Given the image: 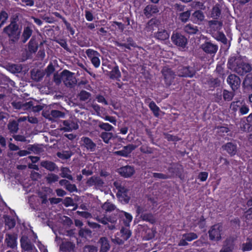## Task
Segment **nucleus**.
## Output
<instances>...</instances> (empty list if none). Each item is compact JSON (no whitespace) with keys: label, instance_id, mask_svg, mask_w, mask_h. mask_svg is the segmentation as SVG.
I'll list each match as a JSON object with an SVG mask.
<instances>
[{"label":"nucleus","instance_id":"nucleus-1","mask_svg":"<svg viewBox=\"0 0 252 252\" xmlns=\"http://www.w3.org/2000/svg\"><path fill=\"white\" fill-rule=\"evenodd\" d=\"M3 32L7 34L12 42H16L19 39L21 30L14 21H12L8 26L5 27Z\"/></svg>","mask_w":252,"mask_h":252},{"label":"nucleus","instance_id":"nucleus-2","mask_svg":"<svg viewBox=\"0 0 252 252\" xmlns=\"http://www.w3.org/2000/svg\"><path fill=\"white\" fill-rule=\"evenodd\" d=\"M62 77L65 86L72 88L77 83V80L74 73L67 70H64L62 73Z\"/></svg>","mask_w":252,"mask_h":252},{"label":"nucleus","instance_id":"nucleus-3","mask_svg":"<svg viewBox=\"0 0 252 252\" xmlns=\"http://www.w3.org/2000/svg\"><path fill=\"white\" fill-rule=\"evenodd\" d=\"M223 227L220 224H216L210 228L208 231L209 238L212 241H220L221 239V232Z\"/></svg>","mask_w":252,"mask_h":252},{"label":"nucleus","instance_id":"nucleus-4","mask_svg":"<svg viewBox=\"0 0 252 252\" xmlns=\"http://www.w3.org/2000/svg\"><path fill=\"white\" fill-rule=\"evenodd\" d=\"M173 43L177 46L184 48L187 43V39L180 33H174L171 36Z\"/></svg>","mask_w":252,"mask_h":252},{"label":"nucleus","instance_id":"nucleus-5","mask_svg":"<svg viewBox=\"0 0 252 252\" xmlns=\"http://www.w3.org/2000/svg\"><path fill=\"white\" fill-rule=\"evenodd\" d=\"M222 6L217 3L214 5L209 12V16L212 19H221L222 17Z\"/></svg>","mask_w":252,"mask_h":252},{"label":"nucleus","instance_id":"nucleus-6","mask_svg":"<svg viewBox=\"0 0 252 252\" xmlns=\"http://www.w3.org/2000/svg\"><path fill=\"white\" fill-rule=\"evenodd\" d=\"M227 82L231 88L232 91L235 92L240 87L241 81L239 76L234 74H231L227 78Z\"/></svg>","mask_w":252,"mask_h":252},{"label":"nucleus","instance_id":"nucleus-7","mask_svg":"<svg viewBox=\"0 0 252 252\" xmlns=\"http://www.w3.org/2000/svg\"><path fill=\"white\" fill-rule=\"evenodd\" d=\"M235 240L236 238L233 236L227 237L223 242L222 248L220 252H232L234 249Z\"/></svg>","mask_w":252,"mask_h":252},{"label":"nucleus","instance_id":"nucleus-8","mask_svg":"<svg viewBox=\"0 0 252 252\" xmlns=\"http://www.w3.org/2000/svg\"><path fill=\"white\" fill-rule=\"evenodd\" d=\"M201 48L207 54H215L218 51V47L210 41H206L201 45Z\"/></svg>","mask_w":252,"mask_h":252},{"label":"nucleus","instance_id":"nucleus-9","mask_svg":"<svg viewBox=\"0 0 252 252\" xmlns=\"http://www.w3.org/2000/svg\"><path fill=\"white\" fill-rule=\"evenodd\" d=\"M162 73L166 84L168 86L170 85L175 78L174 72L170 68L164 67L162 70Z\"/></svg>","mask_w":252,"mask_h":252},{"label":"nucleus","instance_id":"nucleus-10","mask_svg":"<svg viewBox=\"0 0 252 252\" xmlns=\"http://www.w3.org/2000/svg\"><path fill=\"white\" fill-rule=\"evenodd\" d=\"M242 61L243 60L240 56L231 57L228 61V67L235 72Z\"/></svg>","mask_w":252,"mask_h":252},{"label":"nucleus","instance_id":"nucleus-11","mask_svg":"<svg viewBox=\"0 0 252 252\" xmlns=\"http://www.w3.org/2000/svg\"><path fill=\"white\" fill-rule=\"evenodd\" d=\"M179 76L185 77H192L196 73V70L193 67H183L178 70Z\"/></svg>","mask_w":252,"mask_h":252},{"label":"nucleus","instance_id":"nucleus-12","mask_svg":"<svg viewBox=\"0 0 252 252\" xmlns=\"http://www.w3.org/2000/svg\"><path fill=\"white\" fill-rule=\"evenodd\" d=\"M21 246L22 249L30 252L34 248V245L31 242L30 239L26 235H23L20 239Z\"/></svg>","mask_w":252,"mask_h":252},{"label":"nucleus","instance_id":"nucleus-13","mask_svg":"<svg viewBox=\"0 0 252 252\" xmlns=\"http://www.w3.org/2000/svg\"><path fill=\"white\" fill-rule=\"evenodd\" d=\"M118 172L122 176L127 178L131 177L134 174L135 170L133 167L126 165L118 169Z\"/></svg>","mask_w":252,"mask_h":252},{"label":"nucleus","instance_id":"nucleus-14","mask_svg":"<svg viewBox=\"0 0 252 252\" xmlns=\"http://www.w3.org/2000/svg\"><path fill=\"white\" fill-rule=\"evenodd\" d=\"M30 74L32 79L38 82L42 80L45 75V72L43 70L34 68L31 70Z\"/></svg>","mask_w":252,"mask_h":252},{"label":"nucleus","instance_id":"nucleus-15","mask_svg":"<svg viewBox=\"0 0 252 252\" xmlns=\"http://www.w3.org/2000/svg\"><path fill=\"white\" fill-rule=\"evenodd\" d=\"M86 184L88 186H94L95 188H97L103 187L104 182L100 177L94 176L88 180Z\"/></svg>","mask_w":252,"mask_h":252},{"label":"nucleus","instance_id":"nucleus-16","mask_svg":"<svg viewBox=\"0 0 252 252\" xmlns=\"http://www.w3.org/2000/svg\"><path fill=\"white\" fill-rule=\"evenodd\" d=\"M17 235L14 234H6L5 242L7 247L14 249L17 247Z\"/></svg>","mask_w":252,"mask_h":252},{"label":"nucleus","instance_id":"nucleus-17","mask_svg":"<svg viewBox=\"0 0 252 252\" xmlns=\"http://www.w3.org/2000/svg\"><path fill=\"white\" fill-rule=\"evenodd\" d=\"M83 142V145L90 152H93L95 150L96 144L94 143L90 138L87 137H83L81 138Z\"/></svg>","mask_w":252,"mask_h":252},{"label":"nucleus","instance_id":"nucleus-18","mask_svg":"<svg viewBox=\"0 0 252 252\" xmlns=\"http://www.w3.org/2000/svg\"><path fill=\"white\" fill-rule=\"evenodd\" d=\"M158 12L159 10L157 6L153 4L147 5L143 10L144 15L148 18Z\"/></svg>","mask_w":252,"mask_h":252},{"label":"nucleus","instance_id":"nucleus-19","mask_svg":"<svg viewBox=\"0 0 252 252\" xmlns=\"http://www.w3.org/2000/svg\"><path fill=\"white\" fill-rule=\"evenodd\" d=\"M251 70L252 67L251 65L248 63H244L243 61H242L239 67L236 68L235 72L239 75H243L245 73L249 72Z\"/></svg>","mask_w":252,"mask_h":252},{"label":"nucleus","instance_id":"nucleus-20","mask_svg":"<svg viewBox=\"0 0 252 252\" xmlns=\"http://www.w3.org/2000/svg\"><path fill=\"white\" fill-rule=\"evenodd\" d=\"M75 247V245L73 242L70 241L62 242L60 245V250L63 252H70L73 251Z\"/></svg>","mask_w":252,"mask_h":252},{"label":"nucleus","instance_id":"nucleus-21","mask_svg":"<svg viewBox=\"0 0 252 252\" xmlns=\"http://www.w3.org/2000/svg\"><path fill=\"white\" fill-rule=\"evenodd\" d=\"M160 26H161L160 20L154 18L151 19L148 22L146 26V29L148 31H150L158 28Z\"/></svg>","mask_w":252,"mask_h":252},{"label":"nucleus","instance_id":"nucleus-22","mask_svg":"<svg viewBox=\"0 0 252 252\" xmlns=\"http://www.w3.org/2000/svg\"><path fill=\"white\" fill-rule=\"evenodd\" d=\"M40 165L51 172L58 170L57 165L51 161L43 160L40 162Z\"/></svg>","mask_w":252,"mask_h":252},{"label":"nucleus","instance_id":"nucleus-23","mask_svg":"<svg viewBox=\"0 0 252 252\" xmlns=\"http://www.w3.org/2000/svg\"><path fill=\"white\" fill-rule=\"evenodd\" d=\"M98 243L100 244V252H107L110 248L109 241L107 238L103 237L99 239Z\"/></svg>","mask_w":252,"mask_h":252},{"label":"nucleus","instance_id":"nucleus-24","mask_svg":"<svg viewBox=\"0 0 252 252\" xmlns=\"http://www.w3.org/2000/svg\"><path fill=\"white\" fill-rule=\"evenodd\" d=\"M222 148L227 151V152L231 156L235 155L237 152V147L235 144L231 142L226 143L223 145Z\"/></svg>","mask_w":252,"mask_h":252},{"label":"nucleus","instance_id":"nucleus-25","mask_svg":"<svg viewBox=\"0 0 252 252\" xmlns=\"http://www.w3.org/2000/svg\"><path fill=\"white\" fill-rule=\"evenodd\" d=\"M208 25L210 28L220 30L223 25V23L221 19H212L208 22Z\"/></svg>","mask_w":252,"mask_h":252},{"label":"nucleus","instance_id":"nucleus-26","mask_svg":"<svg viewBox=\"0 0 252 252\" xmlns=\"http://www.w3.org/2000/svg\"><path fill=\"white\" fill-rule=\"evenodd\" d=\"M7 69L12 73H19L22 71L23 66L21 64H8Z\"/></svg>","mask_w":252,"mask_h":252},{"label":"nucleus","instance_id":"nucleus-27","mask_svg":"<svg viewBox=\"0 0 252 252\" xmlns=\"http://www.w3.org/2000/svg\"><path fill=\"white\" fill-rule=\"evenodd\" d=\"M38 49V43L35 37H32L28 44L29 52L32 54L35 53Z\"/></svg>","mask_w":252,"mask_h":252},{"label":"nucleus","instance_id":"nucleus-28","mask_svg":"<svg viewBox=\"0 0 252 252\" xmlns=\"http://www.w3.org/2000/svg\"><path fill=\"white\" fill-rule=\"evenodd\" d=\"M119 216L120 218H123V216H125V219L123 220L124 223L126 226H128L129 223L132 220V216L130 214L123 211L119 212Z\"/></svg>","mask_w":252,"mask_h":252},{"label":"nucleus","instance_id":"nucleus-29","mask_svg":"<svg viewBox=\"0 0 252 252\" xmlns=\"http://www.w3.org/2000/svg\"><path fill=\"white\" fill-rule=\"evenodd\" d=\"M64 116V113L59 110H53L51 111L47 118L49 120L53 121L54 119L63 118Z\"/></svg>","mask_w":252,"mask_h":252},{"label":"nucleus","instance_id":"nucleus-30","mask_svg":"<svg viewBox=\"0 0 252 252\" xmlns=\"http://www.w3.org/2000/svg\"><path fill=\"white\" fill-rule=\"evenodd\" d=\"M32 30L29 27H25L22 35V42L23 43H26L32 35Z\"/></svg>","mask_w":252,"mask_h":252},{"label":"nucleus","instance_id":"nucleus-31","mask_svg":"<svg viewBox=\"0 0 252 252\" xmlns=\"http://www.w3.org/2000/svg\"><path fill=\"white\" fill-rule=\"evenodd\" d=\"M243 86L245 89L248 90L252 89V74L250 73L246 75L243 81Z\"/></svg>","mask_w":252,"mask_h":252},{"label":"nucleus","instance_id":"nucleus-32","mask_svg":"<svg viewBox=\"0 0 252 252\" xmlns=\"http://www.w3.org/2000/svg\"><path fill=\"white\" fill-rule=\"evenodd\" d=\"M7 128L11 133H16L19 129V124L15 120L10 121L7 125Z\"/></svg>","mask_w":252,"mask_h":252},{"label":"nucleus","instance_id":"nucleus-33","mask_svg":"<svg viewBox=\"0 0 252 252\" xmlns=\"http://www.w3.org/2000/svg\"><path fill=\"white\" fill-rule=\"evenodd\" d=\"M140 218L142 220L148 221L152 224L156 222V219L152 213L142 214Z\"/></svg>","mask_w":252,"mask_h":252},{"label":"nucleus","instance_id":"nucleus-34","mask_svg":"<svg viewBox=\"0 0 252 252\" xmlns=\"http://www.w3.org/2000/svg\"><path fill=\"white\" fill-rule=\"evenodd\" d=\"M191 15V11L187 10L185 12L180 13L178 14L179 19L182 23H185L187 22Z\"/></svg>","mask_w":252,"mask_h":252},{"label":"nucleus","instance_id":"nucleus-35","mask_svg":"<svg viewBox=\"0 0 252 252\" xmlns=\"http://www.w3.org/2000/svg\"><path fill=\"white\" fill-rule=\"evenodd\" d=\"M4 223L8 226L9 229H11L15 227L16 221L14 219H13L8 216H4Z\"/></svg>","mask_w":252,"mask_h":252},{"label":"nucleus","instance_id":"nucleus-36","mask_svg":"<svg viewBox=\"0 0 252 252\" xmlns=\"http://www.w3.org/2000/svg\"><path fill=\"white\" fill-rule=\"evenodd\" d=\"M184 31L189 34H196L198 31L197 27L189 24L184 28Z\"/></svg>","mask_w":252,"mask_h":252},{"label":"nucleus","instance_id":"nucleus-37","mask_svg":"<svg viewBox=\"0 0 252 252\" xmlns=\"http://www.w3.org/2000/svg\"><path fill=\"white\" fill-rule=\"evenodd\" d=\"M109 77L111 79L118 80L121 77V72L118 66H114L109 72Z\"/></svg>","mask_w":252,"mask_h":252},{"label":"nucleus","instance_id":"nucleus-38","mask_svg":"<svg viewBox=\"0 0 252 252\" xmlns=\"http://www.w3.org/2000/svg\"><path fill=\"white\" fill-rule=\"evenodd\" d=\"M61 173L60 174V176L62 178H67L71 181L73 180V178L72 175L68 174V173H71V171L69 168L63 167L61 168Z\"/></svg>","mask_w":252,"mask_h":252},{"label":"nucleus","instance_id":"nucleus-39","mask_svg":"<svg viewBox=\"0 0 252 252\" xmlns=\"http://www.w3.org/2000/svg\"><path fill=\"white\" fill-rule=\"evenodd\" d=\"M235 95V93L233 91L229 92L226 90H224L222 93L223 98L225 101H230L232 100Z\"/></svg>","mask_w":252,"mask_h":252},{"label":"nucleus","instance_id":"nucleus-40","mask_svg":"<svg viewBox=\"0 0 252 252\" xmlns=\"http://www.w3.org/2000/svg\"><path fill=\"white\" fill-rule=\"evenodd\" d=\"M155 36L157 39L161 40H164L169 37V34L165 30L158 32Z\"/></svg>","mask_w":252,"mask_h":252},{"label":"nucleus","instance_id":"nucleus-41","mask_svg":"<svg viewBox=\"0 0 252 252\" xmlns=\"http://www.w3.org/2000/svg\"><path fill=\"white\" fill-rule=\"evenodd\" d=\"M73 153L71 151H64L62 152H58L57 156L63 159H67L72 155Z\"/></svg>","mask_w":252,"mask_h":252},{"label":"nucleus","instance_id":"nucleus-42","mask_svg":"<svg viewBox=\"0 0 252 252\" xmlns=\"http://www.w3.org/2000/svg\"><path fill=\"white\" fill-rule=\"evenodd\" d=\"M48 184H52L58 181L59 176L54 173H49L45 178Z\"/></svg>","mask_w":252,"mask_h":252},{"label":"nucleus","instance_id":"nucleus-43","mask_svg":"<svg viewBox=\"0 0 252 252\" xmlns=\"http://www.w3.org/2000/svg\"><path fill=\"white\" fill-rule=\"evenodd\" d=\"M207 84L211 88H216L220 86V81L218 78H211L207 81Z\"/></svg>","mask_w":252,"mask_h":252},{"label":"nucleus","instance_id":"nucleus-44","mask_svg":"<svg viewBox=\"0 0 252 252\" xmlns=\"http://www.w3.org/2000/svg\"><path fill=\"white\" fill-rule=\"evenodd\" d=\"M100 137L105 143H108L109 140L113 137V134L111 132H102L100 134Z\"/></svg>","mask_w":252,"mask_h":252},{"label":"nucleus","instance_id":"nucleus-45","mask_svg":"<svg viewBox=\"0 0 252 252\" xmlns=\"http://www.w3.org/2000/svg\"><path fill=\"white\" fill-rule=\"evenodd\" d=\"M91 96V94L86 91L82 90L78 94V97L81 101H86Z\"/></svg>","mask_w":252,"mask_h":252},{"label":"nucleus","instance_id":"nucleus-46","mask_svg":"<svg viewBox=\"0 0 252 252\" xmlns=\"http://www.w3.org/2000/svg\"><path fill=\"white\" fill-rule=\"evenodd\" d=\"M182 168L181 165H173L171 167L168 168L169 172L176 174V175H179L181 172Z\"/></svg>","mask_w":252,"mask_h":252},{"label":"nucleus","instance_id":"nucleus-47","mask_svg":"<svg viewBox=\"0 0 252 252\" xmlns=\"http://www.w3.org/2000/svg\"><path fill=\"white\" fill-rule=\"evenodd\" d=\"M120 232L122 234L121 237L124 240H127L131 236V232L128 228L123 227Z\"/></svg>","mask_w":252,"mask_h":252},{"label":"nucleus","instance_id":"nucleus-48","mask_svg":"<svg viewBox=\"0 0 252 252\" xmlns=\"http://www.w3.org/2000/svg\"><path fill=\"white\" fill-rule=\"evenodd\" d=\"M149 107L150 109L153 111L154 115L156 117H158L159 116V107L156 104L154 101H152L149 104Z\"/></svg>","mask_w":252,"mask_h":252},{"label":"nucleus","instance_id":"nucleus-49","mask_svg":"<svg viewBox=\"0 0 252 252\" xmlns=\"http://www.w3.org/2000/svg\"><path fill=\"white\" fill-rule=\"evenodd\" d=\"M192 16L197 19V21L202 22L204 20L205 16L203 12L201 10L195 11L192 15Z\"/></svg>","mask_w":252,"mask_h":252},{"label":"nucleus","instance_id":"nucleus-50","mask_svg":"<svg viewBox=\"0 0 252 252\" xmlns=\"http://www.w3.org/2000/svg\"><path fill=\"white\" fill-rule=\"evenodd\" d=\"M92 231L88 228H81L78 233L79 235L81 237L86 238L87 236H91Z\"/></svg>","mask_w":252,"mask_h":252},{"label":"nucleus","instance_id":"nucleus-51","mask_svg":"<svg viewBox=\"0 0 252 252\" xmlns=\"http://www.w3.org/2000/svg\"><path fill=\"white\" fill-rule=\"evenodd\" d=\"M215 38L219 41L222 42L224 44H226L227 42V39L224 35V33L221 32H218Z\"/></svg>","mask_w":252,"mask_h":252},{"label":"nucleus","instance_id":"nucleus-52","mask_svg":"<svg viewBox=\"0 0 252 252\" xmlns=\"http://www.w3.org/2000/svg\"><path fill=\"white\" fill-rule=\"evenodd\" d=\"M242 104L243 102L240 101H233L231 102L230 108H231L233 111L236 112L238 110H240Z\"/></svg>","mask_w":252,"mask_h":252},{"label":"nucleus","instance_id":"nucleus-53","mask_svg":"<svg viewBox=\"0 0 252 252\" xmlns=\"http://www.w3.org/2000/svg\"><path fill=\"white\" fill-rule=\"evenodd\" d=\"M197 235L196 233L193 232L184 234L183 235V238H185L188 241H191L193 240L196 239L197 238Z\"/></svg>","mask_w":252,"mask_h":252},{"label":"nucleus","instance_id":"nucleus-54","mask_svg":"<svg viewBox=\"0 0 252 252\" xmlns=\"http://www.w3.org/2000/svg\"><path fill=\"white\" fill-rule=\"evenodd\" d=\"M117 197L121 202H124L126 204L129 202L130 198V197L127 195V193H122L121 195H118Z\"/></svg>","mask_w":252,"mask_h":252},{"label":"nucleus","instance_id":"nucleus-55","mask_svg":"<svg viewBox=\"0 0 252 252\" xmlns=\"http://www.w3.org/2000/svg\"><path fill=\"white\" fill-rule=\"evenodd\" d=\"M55 70V68L53 64L51 63L48 66L45 68L44 71L45 72V75H46V77H49Z\"/></svg>","mask_w":252,"mask_h":252},{"label":"nucleus","instance_id":"nucleus-56","mask_svg":"<svg viewBox=\"0 0 252 252\" xmlns=\"http://www.w3.org/2000/svg\"><path fill=\"white\" fill-rule=\"evenodd\" d=\"M98 126L103 130L107 131L112 130L114 128L113 127L108 123H99Z\"/></svg>","mask_w":252,"mask_h":252},{"label":"nucleus","instance_id":"nucleus-57","mask_svg":"<svg viewBox=\"0 0 252 252\" xmlns=\"http://www.w3.org/2000/svg\"><path fill=\"white\" fill-rule=\"evenodd\" d=\"M103 208L107 212H111L116 209L115 205L110 202H105L103 204Z\"/></svg>","mask_w":252,"mask_h":252},{"label":"nucleus","instance_id":"nucleus-58","mask_svg":"<svg viewBox=\"0 0 252 252\" xmlns=\"http://www.w3.org/2000/svg\"><path fill=\"white\" fill-rule=\"evenodd\" d=\"M8 18V14L5 11L0 13V28L3 25Z\"/></svg>","mask_w":252,"mask_h":252},{"label":"nucleus","instance_id":"nucleus-59","mask_svg":"<svg viewBox=\"0 0 252 252\" xmlns=\"http://www.w3.org/2000/svg\"><path fill=\"white\" fill-rule=\"evenodd\" d=\"M41 174H39V173L35 172L34 171H31L30 174V178H31L32 180L36 181L41 179Z\"/></svg>","mask_w":252,"mask_h":252},{"label":"nucleus","instance_id":"nucleus-60","mask_svg":"<svg viewBox=\"0 0 252 252\" xmlns=\"http://www.w3.org/2000/svg\"><path fill=\"white\" fill-rule=\"evenodd\" d=\"M136 147L137 146L136 145L133 144H129L126 146H124L123 149L128 156Z\"/></svg>","mask_w":252,"mask_h":252},{"label":"nucleus","instance_id":"nucleus-61","mask_svg":"<svg viewBox=\"0 0 252 252\" xmlns=\"http://www.w3.org/2000/svg\"><path fill=\"white\" fill-rule=\"evenodd\" d=\"M239 112L242 115L247 114L249 112V106L245 103H243L239 110Z\"/></svg>","mask_w":252,"mask_h":252},{"label":"nucleus","instance_id":"nucleus-62","mask_svg":"<svg viewBox=\"0 0 252 252\" xmlns=\"http://www.w3.org/2000/svg\"><path fill=\"white\" fill-rule=\"evenodd\" d=\"M252 249V242L250 241L244 243L242 245V250L243 252L249 251Z\"/></svg>","mask_w":252,"mask_h":252},{"label":"nucleus","instance_id":"nucleus-63","mask_svg":"<svg viewBox=\"0 0 252 252\" xmlns=\"http://www.w3.org/2000/svg\"><path fill=\"white\" fill-rule=\"evenodd\" d=\"M140 151L143 153L150 154L153 153L154 150L153 148L147 146H142L140 148Z\"/></svg>","mask_w":252,"mask_h":252},{"label":"nucleus","instance_id":"nucleus-64","mask_svg":"<svg viewBox=\"0 0 252 252\" xmlns=\"http://www.w3.org/2000/svg\"><path fill=\"white\" fill-rule=\"evenodd\" d=\"M97 248L93 245L85 246L84 248V252H97Z\"/></svg>","mask_w":252,"mask_h":252}]
</instances>
